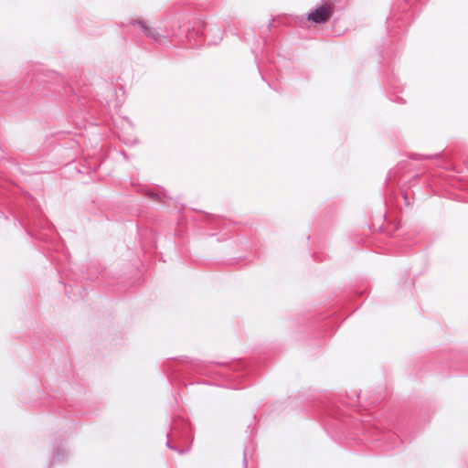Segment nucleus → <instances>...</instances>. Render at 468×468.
Listing matches in <instances>:
<instances>
[{"instance_id":"nucleus-1","label":"nucleus","mask_w":468,"mask_h":468,"mask_svg":"<svg viewBox=\"0 0 468 468\" xmlns=\"http://www.w3.org/2000/svg\"><path fill=\"white\" fill-rule=\"evenodd\" d=\"M333 13L332 5H324L309 14L308 19L315 23H325Z\"/></svg>"},{"instance_id":"nucleus-2","label":"nucleus","mask_w":468,"mask_h":468,"mask_svg":"<svg viewBox=\"0 0 468 468\" xmlns=\"http://www.w3.org/2000/svg\"><path fill=\"white\" fill-rule=\"evenodd\" d=\"M142 27L144 28V33L148 36H151V37H154V29L149 27H146L145 25L142 24Z\"/></svg>"}]
</instances>
